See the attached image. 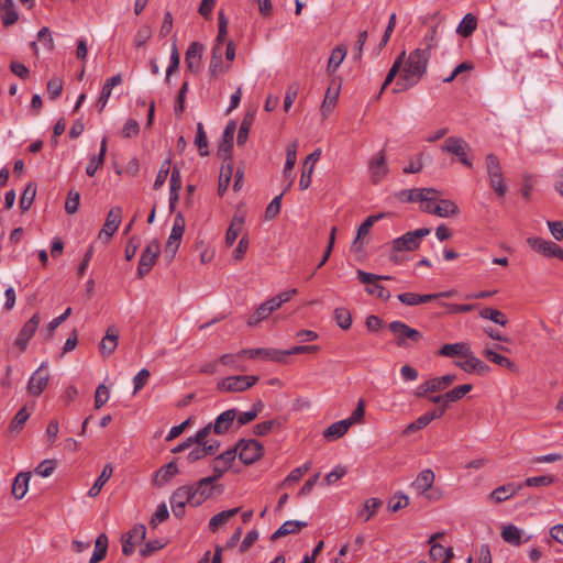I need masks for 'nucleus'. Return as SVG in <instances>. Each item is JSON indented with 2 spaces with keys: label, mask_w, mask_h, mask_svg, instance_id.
<instances>
[{
  "label": "nucleus",
  "mask_w": 563,
  "mask_h": 563,
  "mask_svg": "<svg viewBox=\"0 0 563 563\" xmlns=\"http://www.w3.org/2000/svg\"><path fill=\"white\" fill-rule=\"evenodd\" d=\"M244 225V216L242 213H235L231 220V223L227 230L225 234V244L227 246H232L235 240L238 239L240 232L242 231Z\"/></svg>",
  "instance_id": "c756f323"
},
{
  "label": "nucleus",
  "mask_w": 563,
  "mask_h": 563,
  "mask_svg": "<svg viewBox=\"0 0 563 563\" xmlns=\"http://www.w3.org/2000/svg\"><path fill=\"white\" fill-rule=\"evenodd\" d=\"M334 320L336 324L342 330H349L352 325V316L349 309L340 307L334 309L333 312Z\"/></svg>",
  "instance_id": "864d4df0"
},
{
  "label": "nucleus",
  "mask_w": 563,
  "mask_h": 563,
  "mask_svg": "<svg viewBox=\"0 0 563 563\" xmlns=\"http://www.w3.org/2000/svg\"><path fill=\"white\" fill-rule=\"evenodd\" d=\"M387 328L393 334L395 344L400 349H411L422 339L420 331L409 327L402 321H391L388 323Z\"/></svg>",
  "instance_id": "f03ea898"
},
{
  "label": "nucleus",
  "mask_w": 563,
  "mask_h": 563,
  "mask_svg": "<svg viewBox=\"0 0 563 563\" xmlns=\"http://www.w3.org/2000/svg\"><path fill=\"white\" fill-rule=\"evenodd\" d=\"M240 354H247L249 357L254 358L261 356L264 360H269L277 363H284V353L277 349H249L240 351Z\"/></svg>",
  "instance_id": "b1692460"
},
{
  "label": "nucleus",
  "mask_w": 563,
  "mask_h": 563,
  "mask_svg": "<svg viewBox=\"0 0 563 563\" xmlns=\"http://www.w3.org/2000/svg\"><path fill=\"white\" fill-rule=\"evenodd\" d=\"M113 473V467L111 464H106L99 477L96 479L95 484L88 492L90 497H96L101 492L104 484L110 479Z\"/></svg>",
  "instance_id": "79ce46f5"
},
{
  "label": "nucleus",
  "mask_w": 563,
  "mask_h": 563,
  "mask_svg": "<svg viewBox=\"0 0 563 563\" xmlns=\"http://www.w3.org/2000/svg\"><path fill=\"white\" fill-rule=\"evenodd\" d=\"M194 496L189 485L178 487L170 496V504L184 505L189 504L194 507Z\"/></svg>",
  "instance_id": "f704fd0d"
},
{
  "label": "nucleus",
  "mask_w": 563,
  "mask_h": 563,
  "mask_svg": "<svg viewBox=\"0 0 563 563\" xmlns=\"http://www.w3.org/2000/svg\"><path fill=\"white\" fill-rule=\"evenodd\" d=\"M321 148H316L312 153H310L305 162L302 167V173L299 179V188L301 190H306L309 188L311 184L312 174L314 170L316 163L320 159Z\"/></svg>",
  "instance_id": "2eb2a0df"
},
{
  "label": "nucleus",
  "mask_w": 563,
  "mask_h": 563,
  "mask_svg": "<svg viewBox=\"0 0 563 563\" xmlns=\"http://www.w3.org/2000/svg\"><path fill=\"white\" fill-rule=\"evenodd\" d=\"M340 85H335L332 82L325 91V96L321 106V113L324 118L329 115L332 109L335 107L338 102V98L340 95Z\"/></svg>",
  "instance_id": "bb28decb"
},
{
  "label": "nucleus",
  "mask_w": 563,
  "mask_h": 563,
  "mask_svg": "<svg viewBox=\"0 0 563 563\" xmlns=\"http://www.w3.org/2000/svg\"><path fill=\"white\" fill-rule=\"evenodd\" d=\"M383 505V501L377 498H369L365 501L364 508L360 511L358 516L364 517V521L371 519L372 516L376 512V510Z\"/></svg>",
  "instance_id": "0e129e2a"
},
{
  "label": "nucleus",
  "mask_w": 563,
  "mask_h": 563,
  "mask_svg": "<svg viewBox=\"0 0 563 563\" xmlns=\"http://www.w3.org/2000/svg\"><path fill=\"white\" fill-rule=\"evenodd\" d=\"M308 523L305 522V521H298V520H289V521H285L271 537V540L272 541H276L277 539L282 538V537H285V536H288V534H292V533H297L299 532L302 528L307 527Z\"/></svg>",
  "instance_id": "7c9ffc66"
},
{
  "label": "nucleus",
  "mask_w": 563,
  "mask_h": 563,
  "mask_svg": "<svg viewBox=\"0 0 563 563\" xmlns=\"http://www.w3.org/2000/svg\"><path fill=\"white\" fill-rule=\"evenodd\" d=\"M30 478H31L30 472H27V473L21 472L15 476L13 484H12V495L16 499H22L26 495L27 489H29Z\"/></svg>",
  "instance_id": "72a5a7b5"
},
{
  "label": "nucleus",
  "mask_w": 563,
  "mask_h": 563,
  "mask_svg": "<svg viewBox=\"0 0 563 563\" xmlns=\"http://www.w3.org/2000/svg\"><path fill=\"white\" fill-rule=\"evenodd\" d=\"M356 274H357L358 280L362 284L366 285L365 291L368 295H375V296H377V298L385 300V301L389 300V298L391 296L390 291L388 289H386L383 285L379 284V282L382 280L380 275L367 273L362 269H357Z\"/></svg>",
  "instance_id": "423d86ee"
},
{
  "label": "nucleus",
  "mask_w": 563,
  "mask_h": 563,
  "mask_svg": "<svg viewBox=\"0 0 563 563\" xmlns=\"http://www.w3.org/2000/svg\"><path fill=\"white\" fill-rule=\"evenodd\" d=\"M443 534H444L443 532H437V533L432 534L429 539V544H431L430 558L433 561H440V560L442 561L443 560L445 548L439 543H433L434 540H437L438 538H442Z\"/></svg>",
  "instance_id": "052dcab7"
},
{
  "label": "nucleus",
  "mask_w": 563,
  "mask_h": 563,
  "mask_svg": "<svg viewBox=\"0 0 563 563\" xmlns=\"http://www.w3.org/2000/svg\"><path fill=\"white\" fill-rule=\"evenodd\" d=\"M179 473L175 461H172L159 467L153 478V485L163 487L168 484Z\"/></svg>",
  "instance_id": "412c9836"
},
{
  "label": "nucleus",
  "mask_w": 563,
  "mask_h": 563,
  "mask_svg": "<svg viewBox=\"0 0 563 563\" xmlns=\"http://www.w3.org/2000/svg\"><path fill=\"white\" fill-rule=\"evenodd\" d=\"M223 49L219 45L212 47L209 73L212 78H217L230 69V65H224L222 60Z\"/></svg>",
  "instance_id": "aec40b11"
},
{
  "label": "nucleus",
  "mask_w": 563,
  "mask_h": 563,
  "mask_svg": "<svg viewBox=\"0 0 563 563\" xmlns=\"http://www.w3.org/2000/svg\"><path fill=\"white\" fill-rule=\"evenodd\" d=\"M460 212V209L455 202L448 199H440L437 201V205L433 209V214L441 217V218H449L457 216Z\"/></svg>",
  "instance_id": "2f4dec72"
},
{
  "label": "nucleus",
  "mask_w": 563,
  "mask_h": 563,
  "mask_svg": "<svg viewBox=\"0 0 563 563\" xmlns=\"http://www.w3.org/2000/svg\"><path fill=\"white\" fill-rule=\"evenodd\" d=\"M522 488V484L508 483L495 488L489 498L495 503H503L515 496Z\"/></svg>",
  "instance_id": "a878e982"
},
{
  "label": "nucleus",
  "mask_w": 563,
  "mask_h": 563,
  "mask_svg": "<svg viewBox=\"0 0 563 563\" xmlns=\"http://www.w3.org/2000/svg\"><path fill=\"white\" fill-rule=\"evenodd\" d=\"M424 198L426 199L420 200L421 209L424 212L433 214V209H434V206L437 205L435 202L439 200V191L434 188H427Z\"/></svg>",
  "instance_id": "6e6d98bb"
},
{
  "label": "nucleus",
  "mask_w": 563,
  "mask_h": 563,
  "mask_svg": "<svg viewBox=\"0 0 563 563\" xmlns=\"http://www.w3.org/2000/svg\"><path fill=\"white\" fill-rule=\"evenodd\" d=\"M254 121V115L252 113H246L241 122L239 133H238V145L243 146L249 137L250 129Z\"/></svg>",
  "instance_id": "09e8293b"
},
{
  "label": "nucleus",
  "mask_w": 563,
  "mask_h": 563,
  "mask_svg": "<svg viewBox=\"0 0 563 563\" xmlns=\"http://www.w3.org/2000/svg\"><path fill=\"white\" fill-rule=\"evenodd\" d=\"M351 428V421L340 420L332 423L323 431V437L328 441L336 440L342 438Z\"/></svg>",
  "instance_id": "473e14b6"
},
{
  "label": "nucleus",
  "mask_w": 563,
  "mask_h": 563,
  "mask_svg": "<svg viewBox=\"0 0 563 563\" xmlns=\"http://www.w3.org/2000/svg\"><path fill=\"white\" fill-rule=\"evenodd\" d=\"M35 196H36V185L34 183H29L25 186L23 194L21 196V199H20V208L23 212L27 211L31 208V206L35 199Z\"/></svg>",
  "instance_id": "49530a36"
},
{
  "label": "nucleus",
  "mask_w": 563,
  "mask_h": 563,
  "mask_svg": "<svg viewBox=\"0 0 563 563\" xmlns=\"http://www.w3.org/2000/svg\"><path fill=\"white\" fill-rule=\"evenodd\" d=\"M161 253V245L157 240L151 241L142 251L141 258L137 265V277L143 278L146 276L152 267L155 265L157 257Z\"/></svg>",
  "instance_id": "6e6552de"
},
{
  "label": "nucleus",
  "mask_w": 563,
  "mask_h": 563,
  "mask_svg": "<svg viewBox=\"0 0 563 563\" xmlns=\"http://www.w3.org/2000/svg\"><path fill=\"white\" fill-rule=\"evenodd\" d=\"M479 316L503 327H505L508 323L506 314L500 310L494 308H484L483 310H481Z\"/></svg>",
  "instance_id": "603ef678"
},
{
  "label": "nucleus",
  "mask_w": 563,
  "mask_h": 563,
  "mask_svg": "<svg viewBox=\"0 0 563 563\" xmlns=\"http://www.w3.org/2000/svg\"><path fill=\"white\" fill-rule=\"evenodd\" d=\"M194 496V507L202 505L207 499L211 498L218 486L211 482L210 478L203 477L196 482L194 485H189Z\"/></svg>",
  "instance_id": "9b49d317"
},
{
  "label": "nucleus",
  "mask_w": 563,
  "mask_h": 563,
  "mask_svg": "<svg viewBox=\"0 0 563 563\" xmlns=\"http://www.w3.org/2000/svg\"><path fill=\"white\" fill-rule=\"evenodd\" d=\"M483 356L485 358H487L488 361H490L501 367L508 368L509 371L515 372L517 369L516 364L510 358H508L501 354H498L497 352H495L492 349H485L483 351Z\"/></svg>",
  "instance_id": "58836bf2"
},
{
  "label": "nucleus",
  "mask_w": 563,
  "mask_h": 563,
  "mask_svg": "<svg viewBox=\"0 0 563 563\" xmlns=\"http://www.w3.org/2000/svg\"><path fill=\"white\" fill-rule=\"evenodd\" d=\"M405 56H406V53H405V52H402V53L397 57V59L394 62V64H393L391 68L389 69V71H388V74H387V76H386V78H385V81H384V84H383V86H382V89H380V91H379L378 97L383 93V91L386 89V87H387L388 85H390V82L395 79V77H396V76H397V74L399 73V70H400V68H401V66H402V64H404V58H405Z\"/></svg>",
  "instance_id": "4d7b16f0"
},
{
  "label": "nucleus",
  "mask_w": 563,
  "mask_h": 563,
  "mask_svg": "<svg viewBox=\"0 0 563 563\" xmlns=\"http://www.w3.org/2000/svg\"><path fill=\"white\" fill-rule=\"evenodd\" d=\"M473 389L472 384H464L454 387L453 389L445 393V401L446 402H455L462 399L467 393Z\"/></svg>",
  "instance_id": "13d9d810"
},
{
  "label": "nucleus",
  "mask_w": 563,
  "mask_h": 563,
  "mask_svg": "<svg viewBox=\"0 0 563 563\" xmlns=\"http://www.w3.org/2000/svg\"><path fill=\"white\" fill-rule=\"evenodd\" d=\"M0 11L3 12L2 23L4 26L14 24L19 19L13 0H0Z\"/></svg>",
  "instance_id": "c9c22d12"
},
{
  "label": "nucleus",
  "mask_w": 563,
  "mask_h": 563,
  "mask_svg": "<svg viewBox=\"0 0 563 563\" xmlns=\"http://www.w3.org/2000/svg\"><path fill=\"white\" fill-rule=\"evenodd\" d=\"M108 551V537L106 533H100L95 542V551L89 560V563H99L101 562Z\"/></svg>",
  "instance_id": "4c0bfd02"
},
{
  "label": "nucleus",
  "mask_w": 563,
  "mask_h": 563,
  "mask_svg": "<svg viewBox=\"0 0 563 563\" xmlns=\"http://www.w3.org/2000/svg\"><path fill=\"white\" fill-rule=\"evenodd\" d=\"M79 201H80V194L75 189H70L68 191V196H67V199L65 202V211L68 214L76 213L78 210V207H79Z\"/></svg>",
  "instance_id": "69168bd1"
},
{
  "label": "nucleus",
  "mask_w": 563,
  "mask_h": 563,
  "mask_svg": "<svg viewBox=\"0 0 563 563\" xmlns=\"http://www.w3.org/2000/svg\"><path fill=\"white\" fill-rule=\"evenodd\" d=\"M501 538L507 543L519 545L521 543V531L516 526L508 525L503 528Z\"/></svg>",
  "instance_id": "3c124183"
},
{
  "label": "nucleus",
  "mask_w": 563,
  "mask_h": 563,
  "mask_svg": "<svg viewBox=\"0 0 563 563\" xmlns=\"http://www.w3.org/2000/svg\"><path fill=\"white\" fill-rule=\"evenodd\" d=\"M122 220V208L121 207H113L110 209L106 222L103 224V228L101 229L99 233V238H102L104 234L107 240H109L114 232L118 230L120 223Z\"/></svg>",
  "instance_id": "6ab92c4d"
},
{
  "label": "nucleus",
  "mask_w": 563,
  "mask_h": 563,
  "mask_svg": "<svg viewBox=\"0 0 563 563\" xmlns=\"http://www.w3.org/2000/svg\"><path fill=\"white\" fill-rule=\"evenodd\" d=\"M441 418V412L429 411L420 416L417 420L409 423L402 431L404 435H409L426 428L432 420Z\"/></svg>",
  "instance_id": "cd10ccee"
},
{
  "label": "nucleus",
  "mask_w": 563,
  "mask_h": 563,
  "mask_svg": "<svg viewBox=\"0 0 563 563\" xmlns=\"http://www.w3.org/2000/svg\"><path fill=\"white\" fill-rule=\"evenodd\" d=\"M240 511V508H232L229 510L220 511L219 514L211 517L209 521V529L212 532H216L220 527L227 525V522L233 518L235 515H238Z\"/></svg>",
  "instance_id": "e433bc0d"
},
{
  "label": "nucleus",
  "mask_w": 563,
  "mask_h": 563,
  "mask_svg": "<svg viewBox=\"0 0 563 563\" xmlns=\"http://www.w3.org/2000/svg\"><path fill=\"white\" fill-rule=\"evenodd\" d=\"M185 232V218L181 212H178L174 220V225L168 239L173 241H181V238Z\"/></svg>",
  "instance_id": "680f3d73"
},
{
  "label": "nucleus",
  "mask_w": 563,
  "mask_h": 563,
  "mask_svg": "<svg viewBox=\"0 0 563 563\" xmlns=\"http://www.w3.org/2000/svg\"><path fill=\"white\" fill-rule=\"evenodd\" d=\"M464 361H457L454 363L464 372L468 374L476 373L479 376H486L490 372V367L485 362L476 357L472 350L468 352V355L464 356Z\"/></svg>",
  "instance_id": "ddd939ff"
},
{
  "label": "nucleus",
  "mask_w": 563,
  "mask_h": 563,
  "mask_svg": "<svg viewBox=\"0 0 563 563\" xmlns=\"http://www.w3.org/2000/svg\"><path fill=\"white\" fill-rule=\"evenodd\" d=\"M435 481V475L432 470L426 468L421 471L416 479L412 482V487L419 495H426L431 490Z\"/></svg>",
  "instance_id": "5701e85b"
},
{
  "label": "nucleus",
  "mask_w": 563,
  "mask_h": 563,
  "mask_svg": "<svg viewBox=\"0 0 563 563\" xmlns=\"http://www.w3.org/2000/svg\"><path fill=\"white\" fill-rule=\"evenodd\" d=\"M383 217V214H378V216H369L368 218H366V220L358 227L357 229V234H356V238L353 242V245L352 247L355 250V251H360L361 246L358 245V242L362 238L366 236L369 231H371V228L374 225V223Z\"/></svg>",
  "instance_id": "c03bdc74"
},
{
  "label": "nucleus",
  "mask_w": 563,
  "mask_h": 563,
  "mask_svg": "<svg viewBox=\"0 0 563 563\" xmlns=\"http://www.w3.org/2000/svg\"><path fill=\"white\" fill-rule=\"evenodd\" d=\"M471 351V346L466 342H457L453 344H444L439 350V355L445 356V357H464L465 355H468V352Z\"/></svg>",
  "instance_id": "c85d7f7f"
},
{
  "label": "nucleus",
  "mask_w": 563,
  "mask_h": 563,
  "mask_svg": "<svg viewBox=\"0 0 563 563\" xmlns=\"http://www.w3.org/2000/svg\"><path fill=\"white\" fill-rule=\"evenodd\" d=\"M431 47L432 45L428 44L427 48H417L409 54L402 68V77L411 78V84H418L426 74Z\"/></svg>",
  "instance_id": "f257e3e1"
},
{
  "label": "nucleus",
  "mask_w": 563,
  "mask_h": 563,
  "mask_svg": "<svg viewBox=\"0 0 563 563\" xmlns=\"http://www.w3.org/2000/svg\"><path fill=\"white\" fill-rule=\"evenodd\" d=\"M368 170L371 179L374 184L379 183L388 173L386 164V153L382 150L376 156H374L368 163Z\"/></svg>",
  "instance_id": "dca6fc26"
},
{
  "label": "nucleus",
  "mask_w": 563,
  "mask_h": 563,
  "mask_svg": "<svg viewBox=\"0 0 563 563\" xmlns=\"http://www.w3.org/2000/svg\"><path fill=\"white\" fill-rule=\"evenodd\" d=\"M429 228H420L409 231L393 241V249L397 252L415 251L419 249L421 240L430 234Z\"/></svg>",
  "instance_id": "39448f33"
},
{
  "label": "nucleus",
  "mask_w": 563,
  "mask_h": 563,
  "mask_svg": "<svg viewBox=\"0 0 563 563\" xmlns=\"http://www.w3.org/2000/svg\"><path fill=\"white\" fill-rule=\"evenodd\" d=\"M271 314H272V312H271L269 308L267 307V305H265L263 302L257 307L255 312L250 316V318L247 320V324L250 327H254V325L258 324L262 320H265L266 318H268Z\"/></svg>",
  "instance_id": "e2e57ef3"
},
{
  "label": "nucleus",
  "mask_w": 563,
  "mask_h": 563,
  "mask_svg": "<svg viewBox=\"0 0 563 563\" xmlns=\"http://www.w3.org/2000/svg\"><path fill=\"white\" fill-rule=\"evenodd\" d=\"M238 415L236 409H228L220 413L214 423H213V432L216 434H224L232 427Z\"/></svg>",
  "instance_id": "393cba45"
},
{
  "label": "nucleus",
  "mask_w": 563,
  "mask_h": 563,
  "mask_svg": "<svg viewBox=\"0 0 563 563\" xmlns=\"http://www.w3.org/2000/svg\"><path fill=\"white\" fill-rule=\"evenodd\" d=\"M527 243L536 252L547 257H556L563 262V249L554 242L541 238H528Z\"/></svg>",
  "instance_id": "f8f14e48"
},
{
  "label": "nucleus",
  "mask_w": 563,
  "mask_h": 563,
  "mask_svg": "<svg viewBox=\"0 0 563 563\" xmlns=\"http://www.w3.org/2000/svg\"><path fill=\"white\" fill-rule=\"evenodd\" d=\"M119 343V329L117 325L108 327L104 336L102 338L99 350L103 357H108L114 353Z\"/></svg>",
  "instance_id": "f3484780"
},
{
  "label": "nucleus",
  "mask_w": 563,
  "mask_h": 563,
  "mask_svg": "<svg viewBox=\"0 0 563 563\" xmlns=\"http://www.w3.org/2000/svg\"><path fill=\"white\" fill-rule=\"evenodd\" d=\"M49 379L48 373L41 365L31 376L27 385V390L33 396L41 395L47 386Z\"/></svg>",
  "instance_id": "a211bd4d"
},
{
  "label": "nucleus",
  "mask_w": 563,
  "mask_h": 563,
  "mask_svg": "<svg viewBox=\"0 0 563 563\" xmlns=\"http://www.w3.org/2000/svg\"><path fill=\"white\" fill-rule=\"evenodd\" d=\"M456 380V375L446 374L442 377H434L422 383L416 390L417 397H427L429 394L442 391Z\"/></svg>",
  "instance_id": "9d476101"
},
{
  "label": "nucleus",
  "mask_w": 563,
  "mask_h": 563,
  "mask_svg": "<svg viewBox=\"0 0 563 563\" xmlns=\"http://www.w3.org/2000/svg\"><path fill=\"white\" fill-rule=\"evenodd\" d=\"M477 27V19L472 13L465 14L461 23L459 24L456 32L463 37H468Z\"/></svg>",
  "instance_id": "a18cd8bd"
},
{
  "label": "nucleus",
  "mask_w": 563,
  "mask_h": 563,
  "mask_svg": "<svg viewBox=\"0 0 563 563\" xmlns=\"http://www.w3.org/2000/svg\"><path fill=\"white\" fill-rule=\"evenodd\" d=\"M468 150L470 146L466 141L456 136L445 139L441 145V151L454 155L466 167H472V162L467 158Z\"/></svg>",
  "instance_id": "1a4fd4ad"
},
{
  "label": "nucleus",
  "mask_w": 563,
  "mask_h": 563,
  "mask_svg": "<svg viewBox=\"0 0 563 563\" xmlns=\"http://www.w3.org/2000/svg\"><path fill=\"white\" fill-rule=\"evenodd\" d=\"M203 45L199 42H192L186 52L185 63L188 70L197 73L200 67Z\"/></svg>",
  "instance_id": "4be33fe9"
},
{
  "label": "nucleus",
  "mask_w": 563,
  "mask_h": 563,
  "mask_svg": "<svg viewBox=\"0 0 563 563\" xmlns=\"http://www.w3.org/2000/svg\"><path fill=\"white\" fill-rule=\"evenodd\" d=\"M255 375H236L220 379L217 390L220 393H242L253 387L258 382Z\"/></svg>",
  "instance_id": "7ed1b4c3"
},
{
  "label": "nucleus",
  "mask_w": 563,
  "mask_h": 563,
  "mask_svg": "<svg viewBox=\"0 0 563 563\" xmlns=\"http://www.w3.org/2000/svg\"><path fill=\"white\" fill-rule=\"evenodd\" d=\"M486 170L489 186L498 197H504L507 192V185L504 180L501 165L496 155L488 154L486 156Z\"/></svg>",
  "instance_id": "20e7f679"
},
{
  "label": "nucleus",
  "mask_w": 563,
  "mask_h": 563,
  "mask_svg": "<svg viewBox=\"0 0 563 563\" xmlns=\"http://www.w3.org/2000/svg\"><path fill=\"white\" fill-rule=\"evenodd\" d=\"M235 457H236V449L232 448V449L227 450L225 452L219 454L218 456H216L213 459L212 463L228 472L231 468L232 463L234 462Z\"/></svg>",
  "instance_id": "de8ad7c7"
},
{
  "label": "nucleus",
  "mask_w": 563,
  "mask_h": 563,
  "mask_svg": "<svg viewBox=\"0 0 563 563\" xmlns=\"http://www.w3.org/2000/svg\"><path fill=\"white\" fill-rule=\"evenodd\" d=\"M195 144L197 145V148L201 156H207L209 154L207 134L205 132L202 123L200 122L197 124Z\"/></svg>",
  "instance_id": "bf43d9fd"
},
{
  "label": "nucleus",
  "mask_w": 563,
  "mask_h": 563,
  "mask_svg": "<svg viewBox=\"0 0 563 563\" xmlns=\"http://www.w3.org/2000/svg\"><path fill=\"white\" fill-rule=\"evenodd\" d=\"M30 417V412L26 410L25 407L21 408L15 416L13 417L11 423H10V430L11 431H20L26 420Z\"/></svg>",
  "instance_id": "338daca9"
},
{
  "label": "nucleus",
  "mask_w": 563,
  "mask_h": 563,
  "mask_svg": "<svg viewBox=\"0 0 563 563\" xmlns=\"http://www.w3.org/2000/svg\"><path fill=\"white\" fill-rule=\"evenodd\" d=\"M426 189L427 188L404 189L396 192L395 197L400 202H418L421 199H426Z\"/></svg>",
  "instance_id": "a19ab883"
},
{
  "label": "nucleus",
  "mask_w": 563,
  "mask_h": 563,
  "mask_svg": "<svg viewBox=\"0 0 563 563\" xmlns=\"http://www.w3.org/2000/svg\"><path fill=\"white\" fill-rule=\"evenodd\" d=\"M233 449L239 451L240 460L246 465L255 463L264 452L263 445L254 439H241Z\"/></svg>",
  "instance_id": "0eeeda50"
},
{
  "label": "nucleus",
  "mask_w": 563,
  "mask_h": 563,
  "mask_svg": "<svg viewBox=\"0 0 563 563\" xmlns=\"http://www.w3.org/2000/svg\"><path fill=\"white\" fill-rule=\"evenodd\" d=\"M55 468H56L55 460H44L35 467L34 473L42 477H48L53 474Z\"/></svg>",
  "instance_id": "774afa93"
},
{
  "label": "nucleus",
  "mask_w": 563,
  "mask_h": 563,
  "mask_svg": "<svg viewBox=\"0 0 563 563\" xmlns=\"http://www.w3.org/2000/svg\"><path fill=\"white\" fill-rule=\"evenodd\" d=\"M106 153H107V137H103L101 141V144H100L99 155L92 157L86 168V174L88 176L92 177L96 174V172L98 170V168L103 165Z\"/></svg>",
  "instance_id": "37998d69"
},
{
  "label": "nucleus",
  "mask_w": 563,
  "mask_h": 563,
  "mask_svg": "<svg viewBox=\"0 0 563 563\" xmlns=\"http://www.w3.org/2000/svg\"><path fill=\"white\" fill-rule=\"evenodd\" d=\"M283 426L282 421L278 419L267 420L261 423H257L253 428V433L258 437H264L268 434L274 429H280Z\"/></svg>",
  "instance_id": "5fc2aeb1"
},
{
  "label": "nucleus",
  "mask_w": 563,
  "mask_h": 563,
  "mask_svg": "<svg viewBox=\"0 0 563 563\" xmlns=\"http://www.w3.org/2000/svg\"><path fill=\"white\" fill-rule=\"evenodd\" d=\"M232 173H233V167H232L231 163H229L225 166L223 165L221 167L220 176H219V185H218L219 196L222 197L224 195V192L228 190V187L231 181Z\"/></svg>",
  "instance_id": "8fccbe9b"
},
{
  "label": "nucleus",
  "mask_w": 563,
  "mask_h": 563,
  "mask_svg": "<svg viewBox=\"0 0 563 563\" xmlns=\"http://www.w3.org/2000/svg\"><path fill=\"white\" fill-rule=\"evenodd\" d=\"M41 322V316L38 312L34 313L29 321L20 330L14 344L21 350L24 351L26 349L27 342L34 335Z\"/></svg>",
  "instance_id": "4468645a"
},
{
  "label": "nucleus",
  "mask_w": 563,
  "mask_h": 563,
  "mask_svg": "<svg viewBox=\"0 0 563 563\" xmlns=\"http://www.w3.org/2000/svg\"><path fill=\"white\" fill-rule=\"evenodd\" d=\"M346 53H347V47L345 45H338L332 51L329 62H328V67H327V71L330 75H332L339 68V66L344 60Z\"/></svg>",
  "instance_id": "ea45409f"
}]
</instances>
